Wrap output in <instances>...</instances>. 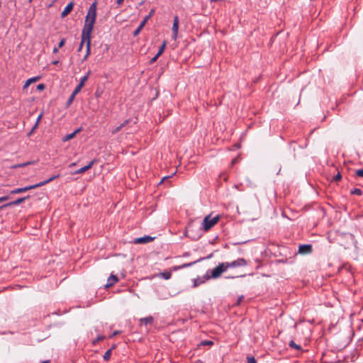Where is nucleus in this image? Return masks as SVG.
Wrapping results in <instances>:
<instances>
[{
  "label": "nucleus",
  "mask_w": 363,
  "mask_h": 363,
  "mask_svg": "<svg viewBox=\"0 0 363 363\" xmlns=\"http://www.w3.org/2000/svg\"><path fill=\"white\" fill-rule=\"evenodd\" d=\"M96 18V3L94 2L88 10L86 16L85 23L82 32V42L80 43L79 51L82 48L84 43H86V55L84 59L87 57L90 52L91 46V35L94 28V26Z\"/></svg>",
  "instance_id": "1"
},
{
  "label": "nucleus",
  "mask_w": 363,
  "mask_h": 363,
  "mask_svg": "<svg viewBox=\"0 0 363 363\" xmlns=\"http://www.w3.org/2000/svg\"><path fill=\"white\" fill-rule=\"evenodd\" d=\"M59 177H60L59 174L55 175L45 181L41 182L35 184L34 185H30V186H26L23 188H18V189H13L11 191V194H21V193L26 192L28 190H31V189L42 186L46 184L53 181L54 179L59 178Z\"/></svg>",
  "instance_id": "2"
},
{
  "label": "nucleus",
  "mask_w": 363,
  "mask_h": 363,
  "mask_svg": "<svg viewBox=\"0 0 363 363\" xmlns=\"http://www.w3.org/2000/svg\"><path fill=\"white\" fill-rule=\"evenodd\" d=\"M220 218V215L214 217H211V215L206 216L202 223V229L206 232L208 231L219 221Z\"/></svg>",
  "instance_id": "3"
},
{
  "label": "nucleus",
  "mask_w": 363,
  "mask_h": 363,
  "mask_svg": "<svg viewBox=\"0 0 363 363\" xmlns=\"http://www.w3.org/2000/svg\"><path fill=\"white\" fill-rule=\"evenodd\" d=\"M226 271L227 269L225 265V263H220L216 267H215L210 272L209 279H217L220 277V275Z\"/></svg>",
  "instance_id": "4"
},
{
  "label": "nucleus",
  "mask_w": 363,
  "mask_h": 363,
  "mask_svg": "<svg viewBox=\"0 0 363 363\" xmlns=\"http://www.w3.org/2000/svg\"><path fill=\"white\" fill-rule=\"evenodd\" d=\"M224 263H225L227 270L229 268L240 267L246 266L247 264V262L245 259H244L243 258H239L236 260H234L232 262H226Z\"/></svg>",
  "instance_id": "5"
},
{
  "label": "nucleus",
  "mask_w": 363,
  "mask_h": 363,
  "mask_svg": "<svg viewBox=\"0 0 363 363\" xmlns=\"http://www.w3.org/2000/svg\"><path fill=\"white\" fill-rule=\"evenodd\" d=\"M210 279H209V272H207V274L203 277H199L196 279H194V284L193 287L196 288L201 284L206 282V281Z\"/></svg>",
  "instance_id": "6"
},
{
  "label": "nucleus",
  "mask_w": 363,
  "mask_h": 363,
  "mask_svg": "<svg viewBox=\"0 0 363 363\" xmlns=\"http://www.w3.org/2000/svg\"><path fill=\"white\" fill-rule=\"evenodd\" d=\"M313 251L311 245H301L298 247V253L301 255H308Z\"/></svg>",
  "instance_id": "7"
},
{
  "label": "nucleus",
  "mask_w": 363,
  "mask_h": 363,
  "mask_svg": "<svg viewBox=\"0 0 363 363\" xmlns=\"http://www.w3.org/2000/svg\"><path fill=\"white\" fill-rule=\"evenodd\" d=\"M179 22V17L177 16H175L174 17V22L172 26V38L174 40H176L178 34Z\"/></svg>",
  "instance_id": "8"
},
{
  "label": "nucleus",
  "mask_w": 363,
  "mask_h": 363,
  "mask_svg": "<svg viewBox=\"0 0 363 363\" xmlns=\"http://www.w3.org/2000/svg\"><path fill=\"white\" fill-rule=\"evenodd\" d=\"M29 198V196H25V197H23V198H19L13 201H11L10 203H6L1 206H0V209H2L5 207H7V206H17V205H19L21 204V203H23L26 199H28Z\"/></svg>",
  "instance_id": "9"
},
{
  "label": "nucleus",
  "mask_w": 363,
  "mask_h": 363,
  "mask_svg": "<svg viewBox=\"0 0 363 363\" xmlns=\"http://www.w3.org/2000/svg\"><path fill=\"white\" fill-rule=\"evenodd\" d=\"M149 20V16H145V18L140 22L138 28L133 32V35L137 36L141 30L143 28L147 21Z\"/></svg>",
  "instance_id": "10"
},
{
  "label": "nucleus",
  "mask_w": 363,
  "mask_h": 363,
  "mask_svg": "<svg viewBox=\"0 0 363 363\" xmlns=\"http://www.w3.org/2000/svg\"><path fill=\"white\" fill-rule=\"evenodd\" d=\"M73 6H74V3L73 2L69 3L66 6L65 9L62 11V12L61 13V17L62 18H65V16H67L72 11V10L73 9Z\"/></svg>",
  "instance_id": "11"
},
{
  "label": "nucleus",
  "mask_w": 363,
  "mask_h": 363,
  "mask_svg": "<svg viewBox=\"0 0 363 363\" xmlns=\"http://www.w3.org/2000/svg\"><path fill=\"white\" fill-rule=\"evenodd\" d=\"M153 238L150 236H144L142 238H138L135 240V243L136 244H144L147 243L152 241Z\"/></svg>",
  "instance_id": "12"
},
{
  "label": "nucleus",
  "mask_w": 363,
  "mask_h": 363,
  "mask_svg": "<svg viewBox=\"0 0 363 363\" xmlns=\"http://www.w3.org/2000/svg\"><path fill=\"white\" fill-rule=\"evenodd\" d=\"M118 281V279L117 276L111 274L110 277L107 280V284H106V287L108 288L111 286H113L115 283H116Z\"/></svg>",
  "instance_id": "13"
},
{
  "label": "nucleus",
  "mask_w": 363,
  "mask_h": 363,
  "mask_svg": "<svg viewBox=\"0 0 363 363\" xmlns=\"http://www.w3.org/2000/svg\"><path fill=\"white\" fill-rule=\"evenodd\" d=\"M94 163V160L90 162L87 165L79 169L78 170H77L74 174H82V173H84V172L87 171L88 169H91V167L93 166Z\"/></svg>",
  "instance_id": "14"
},
{
  "label": "nucleus",
  "mask_w": 363,
  "mask_h": 363,
  "mask_svg": "<svg viewBox=\"0 0 363 363\" xmlns=\"http://www.w3.org/2000/svg\"><path fill=\"white\" fill-rule=\"evenodd\" d=\"M39 79V77H33V78H30L28 79L24 84L23 86V89H26L29 86L30 84H31L33 82H37L38 80Z\"/></svg>",
  "instance_id": "15"
},
{
  "label": "nucleus",
  "mask_w": 363,
  "mask_h": 363,
  "mask_svg": "<svg viewBox=\"0 0 363 363\" xmlns=\"http://www.w3.org/2000/svg\"><path fill=\"white\" fill-rule=\"evenodd\" d=\"M140 324L141 325H147V324H151L153 322V318L152 316H149V317H146V318H143L140 320Z\"/></svg>",
  "instance_id": "16"
},
{
  "label": "nucleus",
  "mask_w": 363,
  "mask_h": 363,
  "mask_svg": "<svg viewBox=\"0 0 363 363\" xmlns=\"http://www.w3.org/2000/svg\"><path fill=\"white\" fill-rule=\"evenodd\" d=\"M35 163V161H30V162H24V163H21V164L13 165L11 167V168L12 169L21 168V167H26L28 165L34 164Z\"/></svg>",
  "instance_id": "17"
},
{
  "label": "nucleus",
  "mask_w": 363,
  "mask_h": 363,
  "mask_svg": "<svg viewBox=\"0 0 363 363\" xmlns=\"http://www.w3.org/2000/svg\"><path fill=\"white\" fill-rule=\"evenodd\" d=\"M129 120H125L123 123H122L119 126L116 127L114 130H112V133H116L120 131L123 127H125L128 123Z\"/></svg>",
  "instance_id": "18"
},
{
  "label": "nucleus",
  "mask_w": 363,
  "mask_h": 363,
  "mask_svg": "<svg viewBox=\"0 0 363 363\" xmlns=\"http://www.w3.org/2000/svg\"><path fill=\"white\" fill-rule=\"evenodd\" d=\"M166 45H167V42L164 41L157 53V56H160L163 53V52L166 48Z\"/></svg>",
  "instance_id": "19"
},
{
  "label": "nucleus",
  "mask_w": 363,
  "mask_h": 363,
  "mask_svg": "<svg viewBox=\"0 0 363 363\" xmlns=\"http://www.w3.org/2000/svg\"><path fill=\"white\" fill-rule=\"evenodd\" d=\"M89 73H88L86 76H84L83 77L81 78L80 79V82L78 85H79V86H82L83 87L85 82L87 81L88 78H89Z\"/></svg>",
  "instance_id": "20"
},
{
  "label": "nucleus",
  "mask_w": 363,
  "mask_h": 363,
  "mask_svg": "<svg viewBox=\"0 0 363 363\" xmlns=\"http://www.w3.org/2000/svg\"><path fill=\"white\" fill-rule=\"evenodd\" d=\"M111 349H109L104 353V359L105 361H108L111 358Z\"/></svg>",
  "instance_id": "21"
},
{
  "label": "nucleus",
  "mask_w": 363,
  "mask_h": 363,
  "mask_svg": "<svg viewBox=\"0 0 363 363\" xmlns=\"http://www.w3.org/2000/svg\"><path fill=\"white\" fill-rule=\"evenodd\" d=\"M74 98H75V95H74V94H72L70 95V96L69 97V99H68V100H67V103H66V106H67V107H68V106H69L72 104L73 101L74 100Z\"/></svg>",
  "instance_id": "22"
},
{
  "label": "nucleus",
  "mask_w": 363,
  "mask_h": 363,
  "mask_svg": "<svg viewBox=\"0 0 363 363\" xmlns=\"http://www.w3.org/2000/svg\"><path fill=\"white\" fill-rule=\"evenodd\" d=\"M78 132H79V129H78V130H75V131H74V133H70V134H69V135H67L65 136V140H70V139L73 138L74 137V135H76V133H78Z\"/></svg>",
  "instance_id": "23"
},
{
  "label": "nucleus",
  "mask_w": 363,
  "mask_h": 363,
  "mask_svg": "<svg viewBox=\"0 0 363 363\" xmlns=\"http://www.w3.org/2000/svg\"><path fill=\"white\" fill-rule=\"evenodd\" d=\"M351 194L361 196L362 194V191L360 189L355 188L351 191Z\"/></svg>",
  "instance_id": "24"
},
{
  "label": "nucleus",
  "mask_w": 363,
  "mask_h": 363,
  "mask_svg": "<svg viewBox=\"0 0 363 363\" xmlns=\"http://www.w3.org/2000/svg\"><path fill=\"white\" fill-rule=\"evenodd\" d=\"M82 88V86L77 85L72 94L76 96L81 91Z\"/></svg>",
  "instance_id": "25"
},
{
  "label": "nucleus",
  "mask_w": 363,
  "mask_h": 363,
  "mask_svg": "<svg viewBox=\"0 0 363 363\" xmlns=\"http://www.w3.org/2000/svg\"><path fill=\"white\" fill-rule=\"evenodd\" d=\"M196 262H197V261H195V262H190V263H187V264H184L182 266H180L179 268V269H182V268L188 267L192 266L194 264H195Z\"/></svg>",
  "instance_id": "26"
},
{
  "label": "nucleus",
  "mask_w": 363,
  "mask_h": 363,
  "mask_svg": "<svg viewBox=\"0 0 363 363\" xmlns=\"http://www.w3.org/2000/svg\"><path fill=\"white\" fill-rule=\"evenodd\" d=\"M213 342L211 340H204L201 342V345H213Z\"/></svg>",
  "instance_id": "27"
},
{
  "label": "nucleus",
  "mask_w": 363,
  "mask_h": 363,
  "mask_svg": "<svg viewBox=\"0 0 363 363\" xmlns=\"http://www.w3.org/2000/svg\"><path fill=\"white\" fill-rule=\"evenodd\" d=\"M290 347L295 348L296 350H300L301 347L298 345H296L294 341H291L289 343Z\"/></svg>",
  "instance_id": "28"
},
{
  "label": "nucleus",
  "mask_w": 363,
  "mask_h": 363,
  "mask_svg": "<svg viewBox=\"0 0 363 363\" xmlns=\"http://www.w3.org/2000/svg\"><path fill=\"white\" fill-rule=\"evenodd\" d=\"M104 339V336L99 335L96 340H93V344L96 345L99 341L103 340Z\"/></svg>",
  "instance_id": "29"
},
{
  "label": "nucleus",
  "mask_w": 363,
  "mask_h": 363,
  "mask_svg": "<svg viewBox=\"0 0 363 363\" xmlns=\"http://www.w3.org/2000/svg\"><path fill=\"white\" fill-rule=\"evenodd\" d=\"M342 175L340 172H338L333 178V180L335 182H338L341 179Z\"/></svg>",
  "instance_id": "30"
},
{
  "label": "nucleus",
  "mask_w": 363,
  "mask_h": 363,
  "mask_svg": "<svg viewBox=\"0 0 363 363\" xmlns=\"http://www.w3.org/2000/svg\"><path fill=\"white\" fill-rule=\"evenodd\" d=\"M356 174L359 177H363V168L356 171Z\"/></svg>",
  "instance_id": "31"
},
{
  "label": "nucleus",
  "mask_w": 363,
  "mask_h": 363,
  "mask_svg": "<svg viewBox=\"0 0 363 363\" xmlns=\"http://www.w3.org/2000/svg\"><path fill=\"white\" fill-rule=\"evenodd\" d=\"M45 86L43 84H39L37 86V89L39 90V91H43V90L45 89Z\"/></svg>",
  "instance_id": "32"
},
{
  "label": "nucleus",
  "mask_w": 363,
  "mask_h": 363,
  "mask_svg": "<svg viewBox=\"0 0 363 363\" xmlns=\"http://www.w3.org/2000/svg\"><path fill=\"white\" fill-rule=\"evenodd\" d=\"M65 38H62V39L60 40V42L59 43V44H58V48H60L63 47V46H64V45H65Z\"/></svg>",
  "instance_id": "33"
},
{
  "label": "nucleus",
  "mask_w": 363,
  "mask_h": 363,
  "mask_svg": "<svg viewBox=\"0 0 363 363\" xmlns=\"http://www.w3.org/2000/svg\"><path fill=\"white\" fill-rule=\"evenodd\" d=\"M163 277L164 279H168L171 277V273L170 272L163 273Z\"/></svg>",
  "instance_id": "34"
},
{
  "label": "nucleus",
  "mask_w": 363,
  "mask_h": 363,
  "mask_svg": "<svg viewBox=\"0 0 363 363\" xmlns=\"http://www.w3.org/2000/svg\"><path fill=\"white\" fill-rule=\"evenodd\" d=\"M159 57L160 56H157V54H156L155 56L150 60V63H154L156 62Z\"/></svg>",
  "instance_id": "35"
},
{
  "label": "nucleus",
  "mask_w": 363,
  "mask_h": 363,
  "mask_svg": "<svg viewBox=\"0 0 363 363\" xmlns=\"http://www.w3.org/2000/svg\"><path fill=\"white\" fill-rule=\"evenodd\" d=\"M8 199H9V196H8L0 197V203L2 202V201H7Z\"/></svg>",
  "instance_id": "36"
},
{
  "label": "nucleus",
  "mask_w": 363,
  "mask_h": 363,
  "mask_svg": "<svg viewBox=\"0 0 363 363\" xmlns=\"http://www.w3.org/2000/svg\"><path fill=\"white\" fill-rule=\"evenodd\" d=\"M119 333H120V331H118V330L114 331L113 333L110 336V337H113L114 336L117 335Z\"/></svg>",
  "instance_id": "37"
},
{
  "label": "nucleus",
  "mask_w": 363,
  "mask_h": 363,
  "mask_svg": "<svg viewBox=\"0 0 363 363\" xmlns=\"http://www.w3.org/2000/svg\"><path fill=\"white\" fill-rule=\"evenodd\" d=\"M345 235L347 237V239L352 240V235L351 234H345Z\"/></svg>",
  "instance_id": "38"
},
{
  "label": "nucleus",
  "mask_w": 363,
  "mask_h": 363,
  "mask_svg": "<svg viewBox=\"0 0 363 363\" xmlns=\"http://www.w3.org/2000/svg\"><path fill=\"white\" fill-rule=\"evenodd\" d=\"M41 118H42V114H40V115L38 117L35 124L38 125V123H39V122H40V121Z\"/></svg>",
  "instance_id": "39"
},
{
  "label": "nucleus",
  "mask_w": 363,
  "mask_h": 363,
  "mask_svg": "<svg viewBox=\"0 0 363 363\" xmlns=\"http://www.w3.org/2000/svg\"><path fill=\"white\" fill-rule=\"evenodd\" d=\"M38 125H37V124H35V125H34V126L33 127V128H32V130H31V131H30V134H31L32 133H33V132H34V130L36 129V128L38 127Z\"/></svg>",
  "instance_id": "40"
},
{
  "label": "nucleus",
  "mask_w": 363,
  "mask_h": 363,
  "mask_svg": "<svg viewBox=\"0 0 363 363\" xmlns=\"http://www.w3.org/2000/svg\"><path fill=\"white\" fill-rule=\"evenodd\" d=\"M155 11L154 9L151 10L150 13L147 16H149V18L153 15Z\"/></svg>",
  "instance_id": "41"
},
{
  "label": "nucleus",
  "mask_w": 363,
  "mask_h": 363,
  "mask_svg": "<svg viewBox=\"0 0 363 363\" xmlns=\"http://www.w3.org/2000/svg\"><path fill=\"white\" fill-rule=\"evenodd\" d=\"M170 177H164L160 183L163 182L165 179H168Z\"/></svg>",
  "instance_id": "42"
},
{
  "label": "nucleus",
  "mask_w": 363,
  "mask_h": 363,
  "mask_svg": "<svg viewBox=\"0 0 363 363\" xmlns=\"http://www.w3.org/2000/svg\"><path fill=\"white\" fill-rule=\"evenodd\" d=\"M251 363H256V360L253 357H251Z\"/></svg>",
  "instance_id": "43"
},
{
  "label": "nucleus",
  "mask_w": 363,
  "mask_h": 363,
  "mask_svg": "<svg viewBox=\"0 0 363 363\" xmlns=\"http://www.w3.org/2000/svg\"><path fill=\"white\" fill-rule=\"evenodd\" d=\"M58 49H59V48H54L53 52L57 53L58 52Z\"/></svg>",
  "instance_id": "44"
},
{
  "label": "nucleus",
  "mask_w": 363,
  "mask_h": 363,
  "mask_svg": "<svg viewBox=\"0 0 363 363\" xmlns=\"http://www.w3.org/2000/svg\"><path fill=\"white\" fill-rule=\"evenodd\" d=\"M242 299V296H241V297H240V298H238V304H240V303L241 302Z\"/></svg>",
  "instance_id": "45"
},
{
  "label": "nucleus",
  "mask_w": 363,
  "mask_h": 363,
  "mask_svg": "<svg viewBox=\"0 0 363 363\" xmlns=\"http://www.w3.org/2000/svg\"><path fill=\"white\" fill-rule=\"evenodd\" d=\"M246 360H247V363H250V356L249 355L247 356Z\"/></svg>",
  "instance_id": "46"
},
{
  "label": "nucleus",
  "mask_w": 363,
  "mask_h": 363,
  "mask_svg": "<svg viewBox=\"0 0 363 363\" xmlns=\"http://www.w3.org/2000/svg\"><path fill=\"white\" fill-rule=\"evenodd\" d=\"M123 1V0H117V3L118 4H121Z\"/></svg>",
  "instance_id": "47"
},
{
  "label": "nucleus",
  "mask_w": 363,
  "mask_h": 363,
  "mask_svg": "<svg viewBox=\"0 0 363 363\" xmlns=\"http://www.w3.org/2000/svg\"><path fill=\"white\" fill-rule=\"evenodd\" d=\"M58 62H59V61H58V60H56V61H54V62H53V64H54V65H57Z\"/></svg>",
  "instance_id": "48"
},
{
  "label": "nucleus",
  "mask_w": 363,
  "mask_h": 363,
  "mask_svg": "<svg viewBox=\"0 0 363 363\" xmlns=\"http://www.w3.org/2000/svg\"><path fill=\"white\" fill-rule=\"evenodd\" d=\"M235 162H236V159H233L232 161V164H235Z\"/></svg>",
  "instance_id": "49"
},
{
  "label": "nucleus",
  "mask_w": 363,
  "mask_h": 363,
  "mask_svg": "<svg viewBox=\"0 0 363 363\" xmlns=\"http://www.w3.org/2000/svg\"><path fill=\"white\" fill-rule=\"evenodd\" d=\"M42 363H50V361L47 360V361H44Z\"/></svg>",
  "instance_id": "50"
},
{
  "label": "nucleus",
  "mask_w": 363,
  "mask_h": 363,
  "mask_svg": "<svg viewBox=\"0 0 363 363\" xmlns=\"http://www.w3.org/2000/svg\"><path fill=\"white\" fill-rule=\"evenodd\" d=\"M114 348H115V345H113V346H112V347H111V350H113V349H114Z\"/></svg>",
  "instance_id": "51"
},
{
  "label": "nucleus",
  "mask_w": 363,
  "mask_h": 363,
  "mask_svg": "<svg viewBox=\"0 0 363 363\" xmlns=\"http://www.w3.org/2000/svg\"><path fill=\"white\" fill-rule=\"evenodd\" d=\"M74 165H75V163H72L70 164V166H74Z\"/></svg>",
  "instance_id": "52"
},
{
  "label": "nucleus",
  "mask_w": 363,
  "mask_h": 363,
  "mask_svg": "<svg viewBox=\"0 0 363 363\" xmlns=\"http://www.w3.org/2000/svg\"><path fill=\"white\" fill-rule=\"evenodd\" d=\"M33 0H29L30 2H31Z\"/></svg>",
  "instance_id": "53"
}]
</instances>
